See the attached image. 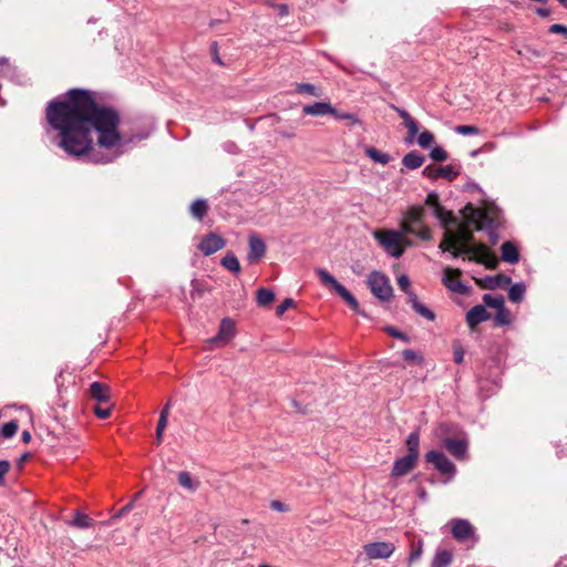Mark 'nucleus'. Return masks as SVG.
Instances as JSON below:
<instances>
[{
    "instance_id": "1",
    "label": "nucleus",
    "mask_w": 567,
    "mask_h": 567,
    "mask_svg": "<svg viewBox=\"0 0 567 567\" xmlns=\"http://www.w3.org/2000/svg\"><path fill=\"white\" fill-rule=\"evenodd\" d=\"M45 118L59 132L58 145L74 157L87 155L93 150V131L97 133V145L103 148H113L122 140L120 113L100 105L89 90L71 89L62 97L50 101Z\"/></svg>"
},
{
    "instance_id": "2",
    "label": "nucleus",
    "mask_w": 567,
    "mask_h": 567,
    "mask_svg": "<svg viewBox=\"0 0 567 567\" xmlns=\"http://www.w3.org/2000/svg\"><path fill=\"white\" fill-rule=\"evenodd\" d=\"M461 213L460 220L441 204L433 207V214L444 229L437 248H492L498 244L502 218L495 205L475 207L467 204Z\"/></svg>"
},
{
    "instance_id": "3",
    "label": "nucleus",
    "mask_w": 567,
    "mask_h": 567,
    "mask_svg": "<svg viewBox=\"0 0 567 567\" xmlns=\"http://www.w3.org/2000/svg\"><path fill=\"white\" fill-rule=\"evenodd\" d=\"M425 210L422 206L415 205L409 207L402 215L400 229L403 237L413 236L421 243H426L432 238V230L424 221Z\"/></svg>"
},
{
    "instance_id": "4",
    "label": "nucleus",
    "mask_w": 567,
    "mask_h": 567,
    "mask_svg": "<svg viewBox=\"0 0 567 567\" xmlns=\"http://www.w3.org/2000/svg\"><path fill=\"white\" fill-rule=\"evenodd\" d=\"M453 258L462 257L463 260L475 261L484 265L487 269H495L498 266V258L494 250H452Z\"/></svg>"
},
{
    "instance_id": "5",
    "label": "nucleus",
    "mask_w": 567,
    "mask_h": 567,
    "mask_svg": "<svg viewBox=\"0 0 567 567\" xmlns=\"http://www.w3.org/2000/svg\"><path fill=\"white\" fill-rule=\"evenodd\" d=\"M374 238L383 248H404V246H411L413 243L403 237L401 229H379L373 233Z\"/></svg>"
},
{
    "instance_id": "6",
    "label": "nucleus",
    "mask_w": 567,
    "mask_h": 567,
    "mask_svg": "<svg viewBox=\"0 0 567 567\" xmlns=\"http://www.w3.org/2000/svg\"><path fill=\"white\" fill-rule=\"evenodd\" d=\"M371 292L380 300L388 301L392 298L393 289L388 277L379 271H373L368 278Z\"/></svg>"
},
{
    "instance_id": "7",
    "label": "nucleus",
    "mask_w": 567,
    "mask_h": 567,
    "mask_svg": "<svg viewBox=\"0 0 567 567\" xmlns=\"http://www.w3.org/2000/svg\"><path fill=\"white\" fill-rule=\"evenodd\" d=\"M462 271L456 268L445 267L443 269V285L451 291L465 295L468 292V288L461 281L460 277Z\"/></svg>"
},
{
    "instance_id": "8",
    "label": "nucleus",
    "mask_w": 567,
    "mask_h": 567,
    "mask_svg": "<svg viewBox=\"0 0 567 567\" xmlns=\"http://www.w3.org/2000/svg\"><path fill=\"white\" fill-rule=\"evenodd\" d=\"M363 550L370 559H385L394 553L395 546L390 542H375L365 544Z\"/></svg>"
},
{
    "instance_id": "9",
    "label": "nucleus",
    "mask_w": 567,
    "mask_h": 567,
    "mask_svg": "<svg viewBox=\"0 0 567 567\" xmlns=\"http://www.w3.org/2000/svg\"><path fill=\"white\" fill-rule=\"evenodd\" d=\"M425 461L433 464L442 474H453L455 472L454 464L440 451H430L425 454Z\"/></svg>"
},
{
    "instance_id": "10",
    "label": "nucleus",
    "mask_w": 567,
    "mask_h": 567,
    "mask_svg": "<svg viewBox=\"0 0 567 567\" xmlns=\"http://www.w3.org/2000/svg\"><path fill=\"white\" fill-rule=\"evenodd\" d=\"M423 175L431 179L444 178L449 182H452L456 179V177L460 175V172L455 169L453 165H446L442 167L427 165L423 169Z\"/></svg>"
},
{
    "instance_id": "11",
    "label": "nucleus",
    "mask_w": 567,
    "mask_h": 567,
    "mask_svg": "<svg viewBox=\"0 0 567 567\" xmlns=\"http://www.w3.org/2000/svg\"><path fill=\"white\" fill-rule=\"evenodd\" d=\"M451 532L456 540L465 542L474 535V527L466 519L454 518L451 520Z\"/></svg>"
},
{
    "instance_id": "12",
    "label": "nucleus",
    "mask_w": 567,
    "mask_h": 567,
    "mask_svg": "<svg viewBox=\"0 0 567 567\" xmlns=\"http://www.w3.org/2000/svg\"><path fill=\"white\" fill-rule=\"evenodd\" d=\"M235 336V324L231 319L224 318L220 322L219 330L216 337L212 338L209 342L215 343L217 347L227 344Z\"/></svg>"
},
{
    "instance_id": "13",
    "label": "nucleus",
    "mask_w": 567,
    "mask_h": 567,
    "mask_svg": "<svg viewBox=\"0 0 567 567\" xmlns=\"http://www.w3.org/2000/svg\"><path fill=\"white\" fill-rule=\"evenodd\" d=\"M419 458H415L411 455H404L394 461L393 467L391 471L392 477H401L410 473L416 465Z\"/></svg>"
},
{
    "instance_id": "14",
    "label": "nucleus",
    "mask_w": 567,
    "mask_h": 567,
    "mask_svg": "<svg viewBox=\"0 0 567 567\" xmlns=\"http://www.w3.org/2000/svg\"><path fill=\"white\" fill-rule=\"evenodd\" d=\"M302 112L311 116L332 115V113H336V107L329 102H316L311 105L303 106Z\"/></svg>"
},
{
    "instance_id": "15",
    "label": "nucleus",
    "mask_w": 567,
    "mask_h": 567,
    "mask_svg": "<svg viewBox=\"0 0 567 567\" xmlns=\"http://www.w3.org/2000/svg\"><path fill=\"white\" fill-rule=\"evenodd\" d=\"M489 319V313L486 311L484 306H475L466 313V322L470 328L474 329L481 322Z\"/></svg>"
},
{
    "instance_id": "16",
    "label": "nucleus",
    "mask_w": 567,
    "mask_h": 567,
    "mask_svg": "<svg viewBox=\"0 0 567 567\" xmlns=\"http://www.w3.org/2000/svg\"><path fill=\"white\" fill-rule=\"evenodd\" d=\"M90 394L99 404L106 403L110 399V388L102 382H93L90 385Z\"/></svg>"
},
{
    "instance_id": "17",
    "label": "nucleus",
    "mask_w": 567,
    "mask_h": 567,
    "mask_svg": "<svg viewBox=\"0 0 567 567\" xmlns=\"http://www.w3.org/2000/svg\"><path fill=\"white\" fill-rule=\"evenodd\" d=\"M444 446L456 458H463L467 450V444L464 440L446 439L444 440Z\"/></svg>"
},
{
    "instance_id": "18",
    "label": "nucleus",
    "mask_w": 567,
    "mask_h": 567,
    "mask_svg": "<svg viewBox=\"0 0 567 567\" xmlns=\"http://www.w3.org/2000/svg\"><path fill=\"white\" fill-rule=\"evenodd\" d=\"M190 287L189 299L192 302L200 300L210 289L206 281L199 279H193Z\"/></svg>"
},
{
    "instance_id": "19",
    "label": "nucleus",
    "mask_w": 567,
    "mask_h": 567,
    "mask_svg": "<svg viewBox=\"0 0 567 567\" xmlns=\"http://www.w3.org/2000/svg\"><path fill=\"white\" fill-rule=\"evenodd\" d=\"M409 302L411 303L414 311L417 312L423 318L430 321H433L435 319L434 312L417 300V296L415 292H409Z\"/></svg>"
},
{
    "instance_id": "20",
    "label": "nucleus",
    "mask_w": 567,
    "mask_h": 567,
    "mask_svg": "<svg viewBox=\"0 0 567 567\" xmlns=\"http://www.w3.org/2000/svg\"><path fill=\"white\" fill-rule=\"evenodd\" d=\"M227 244V240H225L220 235L209 233L200 240L197 248H224Z\"/></svg>"
},
{
    "instance_id": "21",
    "label": "nucleus",
    "mask_w": 567,
    "mask_h": 567,
    "mask_svg": "<svg viewBox=\"0 0 567 567\" xmlns=\"http://www.w3.org/2000/svg\"><path fill=\"white\" fill-rule=\"evenodd\" d=\"M390 107L394 110L399 116L403 120L404 126L408 128V132H415L419 133V123L415 118H413L410 113L403 109H400L395 106L394 104H391Z\"/></svg>"
},
{
    "instance_id": "22",
    "label": "nucleus",
    "mask_w": 567,
    "mask_h": 567,
    "mask_svg": "<svg viewBox=\"0 0 567 567\" xmlns=\"http://www.w3.org/2000/svg\"><path fill=\"white\" fill-rule=\"evenodd\" d=\"M424 163V157L417 152L412 151L403 156L402 164L409 169H416Z\"/></svg>"
},
{
    "instance_id": "23",
    "label": "nucleus",
    "mask_w": 567,
    "mask_h": 567,
    "mask_svg": "<svg viewBox=\"0 0 567 567\" xmlns=\"http://www.w3.org/2000/svg\"><path fill=\"white\" fill-rule=\"evenodd\" d=\"M453 555L450 550L439 549L432 560L431 567H447L452 563Z\"/></svg>"
},
{
    "instance_id": "24",
    "label": "nucleus",
    "mask_w": 567,
    "mask_h": 567,
    "mask_svg": "<svg viewBox=\"0 0 567 567\" xmlns=\"http://www.w3.org/2000/svg\"><path fill=\"white\" fill-rule=\"evenodd\" d=\"M408 455H411L415 458H419V445H420V435L417 431H413L409 434L406 441Z\"/></svg>"
},
{
    "instance_id": "25",
    "label": "nucleus",
    "mask_w": 567,
    "mask_h": 567,
    "mask_svg": "<svg viewBox=\"0 0 567 567\" xmlns=\"http://www.w3.org/2000/svg\"><path fill=\"white\" fill-rule=\"evenodd\" d=\"M364 153L375 163L386 165L391 161V156L388 153L381 152L373 146H367Z\"/></svg>"
},
{
    "instance_id": "26",
    "label": "nucleus",
    "mask_w": 567,
    "mask_h": 567,
    "mask_svg": "<svg viewBox=\"0 0 567 567\" xmlns=\"http://www.w3.org/2000/svg\"><path fill=\"white\" fill-rule=\"evenodd\" d=\"M337 293L353 309L358 310L359 302L354 298V296L341 284H339L336 289Z\"/></svg>"
},
{
    "instance_id": "27",
    "label": "nucleus",
    "mask_w": 567,
    "mask_h": 567,
    "mask_svg": "<svg viewBox=\"0 0 567 567\" xmlns=\"http://www.w3.org/2000/svg\"><path fill=\"white\" fill-rule=\"evenodd\" d=\"M526 292V287L524 284H514L508 290V298L512 302L518 303L523 300Z\"/></svg>"
},
{
    "instance_id": "28",
    "label": "nucleus",
    "mask_w": 567,
    "mask_h": 567,
    "mask_svg": "<svg viewBox=\"0 0 567 567\" xmlns=\"http://www.w3.org/2000/svg\"><path fill=\"white\" fill-rule=\"evenodd\" d=\"M177 480L181 486L190 492H195L199 486V483L195 482L188 472H179Z\"/></svg>"
},
{
    "instance_id": "29",
    "label": "nucleus",
    "mask_w": 567,
    "mask_h": 567,
    "mask_svg": "<svg viewBox=\"0 0 567 567\" xmlns=\"http://www.w3.org/2000/svg\"><path fill=\"white\" fill-rule=\"evenodd\" d=\"M207 212L208 205L204 199H197L190 206L192 215L199 220L203 219L204 216H206Z\"/></svg>"
},
{
    "instance_id": "30",
    "label": "nucleus",
    "mask_w": 567,
    "mask_h": 567,
    "mask_svg": "<svg viewBox=\"0 0 567 567\" xmlns=\"http://www.w3.org/2000/svg\"><path fill=\"white\" fill-rule=\"evenodd\" d=\"M221 266L234 274H238L240 271V264L238 258L234 254H227L220 261Z\"/></svg>"
},
{
    "instance_id": "31",
    "label": "nucleus",
    "mask_w": 567,
    "mask_h": 567,
    "mask_svg": "<svg viewBox=\"0 0 567 567\" xmlns=\"http://www.w3.org/2000/svg\"><path fill=\"white\" fill-rule=\"evenodd\" d=\"M275 300V293L267 288H259L257 290V302L261 307L269 306Z\"/></svg>"
},
{
    "instance_id": "32",
    "label": "nucleus",
    "mask_w": 567,
    "mask_h": 567,
    "mask_svg": "<svg viewBox=\"0 0 567 567\" xmlns=\"http://www.w3.org/2000/svg\"><path fill=\"white\" fill-rule=\"evenodd\" d=\"M296 92L299 94H309V95H312L316 97H319L322 95V91L310 83H297Z\"/></svg>"
},
{
    "instance_id": "33",
    "label": "nucleus",
    "mask_w": 567,
    "mask_h": 567,
    "mask_svg": "<svg viewBox=\"0 0 567 567\" xmlns=\"http://www.w3.org/2000/svg\"><path fill=\"white\" fill-rule=\"evenodd\" d=\"M71 524L79 528H89L93 525V520L86 514L76 512Z\"/></svg>"
},
{
    "instance_id": "34",
    "label": "nucleus",
    "mask_w": 567,
    "mask_h": 567,
    "mask_svg": "<svg viewBox=\"0 0 567 567\" xmlns=\"http://www.w3.org/2000/svg\"><path fill=\"white\" fill-rule=\"evenodd\" d=\"M483 300L487 307L496 310L504 307V298L502 296H492L486 293L484 295Z\"/></svg>"
},
{
    "instance_id": "35",
    "label": "nucleus",
    "mask_w": 567,
    "mask_h": 567,
    "mask_svg": "<svg viewBox=\"0 0 567 567\" xmlns=\"http://www.w3.org/2000/svg\"><path fill=\"white\" fill-rule=\"evenodd\" d=\"M19 429V424L16 420L9 421L3 424L1 429V434L6 439H11L16 435L17 431Z\"/></svg>"
},
{
    "instance_id": "36",
    "label": "nucleus",
    "mask_w": 567,
    "mask_h": 567,
    "mask_svg": "<svg viewBox=\"0 0 567 567\" xmlns=\"http://www.w3.org/2000/svg\"><path fill=\"white\" fill-rule=\"evenodd\" d=\"M316 274L318 275V277L320 278L321 282L324 284V285H330L332 286L334 289L336 287L340 284L338 282L333 276H331L327 270L324 269H321V268H318L316 269Z\"/></svg>"
},
{
    "instance_id": "37",
    "label": "nucleus",
    "mask_w": 567,
    "mask_h": 567,
    "mask_svg": "<svg viewBox=\"0 0 567 567\" xmlns=\"http://www.w3.org/2000/svg\"><path fill=\"white\" fill-rule=\"evenodd\" d=\"M423 553V542L419 539L416 544H412V550L409 556V563L412 564L420 559Z\"/></svg>"
},
{
    "instance_id": "38",
    "label": "nucleus",
    "mask_w": 567,
    "mask_h": 567,
    "mask_svg": "<svg viewBox=\"0 0 567 567\" xmlns=\"http://www.w3.org/2000/svg\"><path fill=\"white\" fill-rule=\"evenodd\" d=\"M434 142V135L430 131H423L417 137V144L426 148Z\"/></svg>"
},
{
    "instance_id": "39",
    "label": "nucleus",
    "mask_w": 567,
    "mask_h": 567,
    "mask_svg": "<svg viewBox=\"0 0 567 567\" xmlns=\"http://www.w3.org/2000/svg\"><path fill=\"white\" fill-rule=\"evenodd\" d=\"M430 156L435 162H444L449 157L447 152L444 148H442L441 146L434 147L431 151Z\"/></svg>"
},
{
    "instance_id": "40",
    "label": "nucleus",
    "mask_w": 567,
    "mask_h": 567,
    "mask_svg": "<svg viewBox=\"0 0 567 567\" xmlns=\"http://www.w3.org/2000/svg\"><path fill=\"white\" fill-rule=\"evenodd\" d=\"M464 349L462 347V344L460 343V341H454L453 343V357H454V361L455 363H462L463 360H464Z\"/></svg>"
},
{
    "instance_id": "41",
    "label": "nucleus",
    "mask_w": 567,
    "mask_h": 567,
    "mask_svg": "<svg viewBox=\"0 0 567 567\" xmlns=\"http://www.w3.org/2000/svg\"><path fill=\"white\" fill-rule=\"evenodd\" d=\"M502 259L509 264H515L519 260V250H502Z\"/></svg>"
},
{
    "instance_id": "42",
    "label": "nucleus",
    "mask_w": 567,
    "mask_h": 567,
    "mask_svg": "<svg viewBox=\"0 0 567 567\" xmlns=\"http://www.w3.org/2000/svg\"><path fill=\"white\" fill-rule=\"evenodd\" d=\"M248 248H266L262 239L256 234L250 233L248 236Z\"/></svg>"
},
{
    "instance_id": "43",
    "label": "nucleus",
    "mask_w": 567,
    "mask_h": 567,
    "mask_svg": "<svg viewBox=\"0 0 567 567\" xmlns=\"http://www.w3.org/2000/svg\"><path fill=\"white\" fill-rule=\"evenodd\" d=\"M332 115L338 120H348L351 122V124H359L360 120L353 113H341L336 109V113H332Z\"/></svg>"
},
{
    "instance_id": "44",
    "label": "nucleus",
    "mask_w": 567,
    "mask_h": 567,
    "mask_svg": "<svg viewBox=\"0 0 567 567\" xmlns=\"http://www.w3.org/2000/svg\"><path fill=\"white\" fill-rule=\"evenodd\" d=\"M402 357L404 360L406 361H411V362H416V363H422V358L421 355L415 352L414 350L412 349H405L403 350L402 352Z\"/></svg>"
},
{
    "instance_id": "45",
    "label": "nucleus",
    "mask_w": 567,
    "mask_h": 567,
    "mask_svg": "<svg viewBox=\"0 0 567 567\" xmlns=\"http://www.w3.org/2000/svg\"><path fill=\"white\" fill-rule=\"evenodd\" d=\"M295 307V301L291 298H286L277 308L276 315L281 317L288 309Z\"/></svg>"
},
{
    "instance_id": "46",
    "label": "nucleus",
    "mask_w": 567,
    "mask_h": 567,
    "mask_svg": "<svg viewBox=\"0 0 567 567\" xmlns=\"http://www.w3.org/2000/svg\"><path fill=\"white\" fill-rule=\"evenodd\" d=\"M454 131L462 135H470L477 134L478 127L474 125H457Z\"/></svg>"
},
{
    "instance_id": "47",
    "label": "nucleus",
    "mask_w": 567,
    "mask_h": 567,
    "mask_svg": "<svg viewBox=\"0 0 567 567\" xmlns=\"http://www.w3.org/2000/svg\"><path fill=\"white\" fill-rule=\"evenodd\" d=\"M384 330H385V332H386L388 334H390V336H391V337H393V338L400 339V340L405 341V342H408V341H409L408 336H406V334H404L403 332L399 331V330H398L396 328H394V327L389 326V327H385V329H384Z\"/></svg>"
},
{
    "instance_id": "48",
    "label": "nucleus",
    "mask_w": 567,
    "mask_h": 567,
    "mask_svg": "<svg viewBox=\"0 0 567 567\" xmlns=\"http://www.w3.org/2000/svg\"><path fill=\"white\" fill-rule=\"evenodd\" d=\"M410 279L406 275H401L399 278H398V286L401 290H403L404 292H406V295L409 296V292H413L412 290H410Z\"/></svg>"
},
{
    "instance_id": "49",
    "label": "nucleus",
    "mask_w": 567,
    "mask_h": 567,
    "mask_svg": "<svg viewBox=\"0 0 567 567\" xmlns=\"http://www.w3.org/2000/svg\"><path fill=\"white\" fill-rule=\"evenodd\" d=\"M94 413L95 415L99 417V419H107L111 414V408L107 406V408H103L101 404H97L94 406Z\"/></svg>"
},
{
    "instance_id": "50",
    "label": "nucleus",
    "mask_w": 567,
    "mask_h": 567,
    "mask_svg": "<svg viewBox=\"0 0 567 567\" xmlns=\"http://www.w3.org/2000/svg\"><path fill=\"white\" fill-rule=\"evenodd\" d=\"M166 426H167V422L164 421V417L162 420L157 421V426H156V443L157 444L162 443L163 433H164V430L166 429Z\"/></svg>"
},
{
    "instance_id": "51",
    "label": "nucleus",
    "mask_w": 567,
    "mask_h": 567,
    "mask_svg": "<svg viewBox=\"0 0 567 567\" xmlns=\"http://www.w3.org/2000/svg\"><path fill=\"white\" fill-rule=\"evenodd\" d=\"M10 470V463L8 461H0V486L4 485V476Z\"/></svg>"
},
{
    "instance_id": "52",
    "label": "nucleus",
    "mask_w": 567,
    "mask_h": 567,
    "mask_svg": "<svg viewBox=\"0 0 567 567\" xmlns=\"http://www.w3.org/2000/svg\"><path fill=\"white\" fill-rule=\"evenodd\" d=\"M439 204H440V198H439V195L436 193H430L426 196L425 205L431 206V207H435Z\"/></svg>"
},
{
    "instance_id": "53",
    "label": "nucleus",
    "mask_w": 567,
    "mask_h": 567,
    "mask_svg": "<svg viewBox=\"0 0 567 567\" xmlns=\"http://www.w3.org/2000/svg\"><path fill=\"white\" fill-rule=\"evenodd\" d=\"M496 321L501 324H506L508 323V320H507V311L505 310V308H499L497 310V315H496Z\"/></svg>"
},
{
    "instance_id": "54",
    "label": "nucleus",
    "mask_w": 567,
    "mask_h": 567,
    "mask_svg": "<svg viewBox=\"0 0 567 567\" xmlns=\"http://www.w3.org/2000/svg\"><path fill=\"white\" fill-rule=\"evenodd\" d=\"M270 507L277 512H287L289 509V507L286 504L277 499L270 503Z\"/></svg>"
},
{
    "instance_id": "55",
    "label": "nucleus",
    "mask_w": 567,
    "mask_h": 567,
    "mask_svg": "<svg viewBox=\"0 0 567 567\" xmlns=\"http://www.w3.org/2000/svg\"><path fill=\"white\" fill-rule=\"evenodd\" d=\"M549 32L550 33H561L564 34L565 37H567V27L563 25V24H553L549 27Z\"/></svg>"
},
{
    "instance_id": "56",
    "label": "nucleus",
    "mask_w": 567,
    "mask_h": 567,
    "mask_svg": "<svg viewBox=\"0 0 567 567\" xmlns=\"http://www.w3.org/2000/svg\"><path fill=\"white\" fill-rule=\"evenodd\" d=\"M133 504L134 502H130L128 504H126L124 507H122L118 513L114 516L115 518H118V517H122L124 516L125 514H127L132 508H133Z\"/></svg>"
},
{
    "instance_id": "57",
    "label": "nucleus",
    "mask_w": 567,
    "mask_h": 567,
    "mask_svg": "<svg viewBox=\"0 0 567 567\" xmlns=\"http://www.w3.org/2000/svg\"><path fill=\"white\" fill-rule=\"evenodd\" d=\"M169 402L163 408V410L161 411V414H159V419L158 420H162L164 417V421L167 422L168 420V413H169Z\"/></svg>"
},
{
    "instance_id": "58",
    "label": "nucleus",
    "mask_w": 567,
    "mask_h": 567,
    "mask_svg": "<svg viewBox=\"0 0 567 567\" xmlns=\"http://www.w3.org/2000/svg\"><path fill=\"white\" fill-rule=\"evenodd\" d=\"M265 250H251V254L249 256L250 260H257L264 256Z\"/></svg>"
},
{
    "instance_id": "59",
    "label": "nucleus",
    "mask_w": 567,
    "mask_h": 567,
    "mask_svg": "<svg viewBox=\"0 0 567 567\" xmlns=\"http://www.w3.org/2000/svg\"><path fill=\"white\" fill-rule=\"evenodd\" d=\"M276 7L280 16H287L289 13V8L287 4H277Z\"/></svg>"
},
{
    "instance_id": "60",
    "label": "nucleus",
    "mask_w": 567,
    "mask_h": 567,
    "mask_svg": "<svg viewBox=\"0 0 567 567\" xmlns=\"http://www.w3.org/2000/svg\"><path fill=\"white\" fill-rule=\"evenodd\" d=\"M536 13L543 18H546L549 16L550 11L547 8H537Z\"/></svg>"
},
{
    "instance_id": "61",
    "label": "nucleus",
    "mask_w": 567,
    "mask_h": 567,
    "mask_svg": "<svg viewBox=\"0 0 567 567\" xmlns=\"http://www.w3.org/2000/svg\"><path fill=\"white\" fill-rule=\"evenodd\" d=\"M499 248H517V244L513 240H505Z\"/></svg>"
},
{
    "instance_id": "62",
    "label": "nucleus",
    "mask_w": 567,
    "mask_h": 567,
    "mask_svg": "<svg viewBox=\"0 0 567 567\" xmlns=\"http://www.w3.org/2000/svg\"><path fill=\"white\" fill-rule=\"evenodd\" d=\"M416 135H417V133H415V132H408V135L405 136L404 141L409 144H412L414 142Z\"/></svg>"
},
{
    "instance_id": "63",
    "label": "nucleus",
    "mask_w": 567,
    "mask_h": 567,
    "mask_svg": "<svg viewBox=\"0 0 567 567\" xmlns=\"http://www.w3.org/2000/svg\"><path fill=\"white\" fill-rule=\"evenodd\" d=\"M417 495L421 501L426 502L427 501V493L423 487H420L417 491Z\"/></svg>"
},
{
    "instance_id": "64",
    "label": "nucleus",
    "mask_w": 567,
    "mask_h": 567,
    "mask_svg": "<svg viewBox=\"0 0 567 567\" xmlns=\"http://www.w3.org/2000/svg\"><path fill=\"white\" fill-rule=\"evenodd\" d=\"M496 281H502L504 284H509L511 282V278L509 277H506L504 275H498L496 278H495Z\"/></svg>"
}]
</instances>
